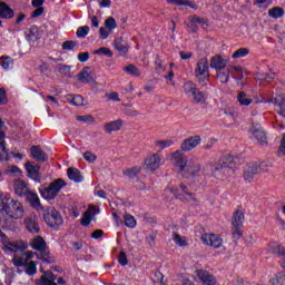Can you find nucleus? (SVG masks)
Instances as JSON below:
<instances>
[{
	"instance_id": "nucleus-41",
	"label": "nucleus",
	"mask_w": 285,
	"mask_h": 285,
	"mask_svg": "<svg viewBox=\"0 0 285 285\" xmlns=\"http://www.w3.org/2000/svg\"><path fill=\"white\" fill-rule=\"evenodd\" d=\"M187 170L191 177H197L199 173L202 171V165L200 164H193L188 165Z\"/></svg>"
},
{
	"instance_id": "nucleus-57",
	"label": "nucleus",
	"mask_w": 285,
	"mask_h": 285,
	"mask_svg": "<svg viewBox=\"0 0 285 285\" xmlns=\"http://www.w3.org/2000/svg\"><path fill=\"white\" fill-rule=\"evenodd\" d=\"M0 104L6 106L8 104V95L6 94V88H0Z\"/></svg>"
},
{
	"instance_id": "nucleus-19",
	"label": "nucleus",
	"mask_w": 285,
	"mask_h": 285,
	"mask_svg": "<svg viewBox=\"0 0 285 285\" xmlns=\"http://www.w3.org/2000/svg\"><path fill=\"white\" fill-rule=\"evenodd\" d=\"M24 226L29 233L37 234L41 230L39 223L37 222V216L31 215L24 218Z\"/></svg>"
},
{
	"instance_id": "nucleus-31",
	"label": "nucleus",
	"mask_w": 285,
	"mask_h": 285,
	"mask_svg": "<svg viewBox=\"0 0 285 285\" xmlns=\"http://www.w3.org/2000/svg\"><path fill=\"white\" fill-rule=\"evenodd\" d=\"M183 90L187 97H191L198 90L197 85L193 81H186L183 86Z\"/></svg>"
},
{
	"instance_id": "nucleus-55",
	"label": "nucleus",
	"mask_w": 285,
	"mask_h": 285,
	"mask_svg": "<svg viewBox=\"0 0 285 285\" xmlns=\"http://www.w3.org/2000/svg\"><path fill=\"white\" fill-rule=\"evenodd\" d=\"M242 227L243 226H233V237L234 239H239L242 237V235H244V232H242Z\"/></svg>"
},
{
	"instance_id": "nucleus-58",
	"label": "nucleus",
	"mask_w": 285,
	"mask_h": 285,
	"mask_svg": "<svg viewBox=\"0 0 285 285\" xmlns=\"http://www.w3.org/2000/svg\"><path fill=\"white\" fill-rule=\"evenodd\" d=\"M245 242L247 244V246H253V244H255L257 242V235L255 234H249L246 238Z\"/></svg>"
},
{
	"instance_id": "nucleus-54",
	"label": "nucleus",
	"mask_w": 285,
	"mask_h": 285,
	"mask_svg": "<svg viewBox=\"0 0 285 285\" xmlns=\"http://www.w3.org/2000/svg\"><path fill=\"white\" fill-rule=\"evenodd\" d=\"M83 159L89 164H95V161H97V155L92 154L91 151H86L83 154Z\"/></svg>"
},
{
	"instance_id": "nucleus-59",
	"label": "nucleus",
	"mask_w": 285,
	"mask_h": 285,
	"mask_svg": "<svg viewBox=\"0 0 285 285\" xmlns=\"http://www.w3.org/2000/svg\"><path fill=\"white\" fill-rule=\"evenodd\" d=\"M90 59V53L88 51L78 53V60L80 63H86Z\"/></svg>"
},
{
	"instance_id": "nucleus-37",
	"label": "nucleus",
	"mask_w": 285,
	"mask_h": 285,
	"mask_svg": "<svg viewBox=\"0 0 285 285\" xmlns=\"http://www.w3.org/2000/svg\"><path fill=\"white\" fill-rule=\"evenodd\" d=\"M139 173H141V167H131L128 168L124 171V175L126 177H129V179H135V177H137L139 175Z\"/></svg>"
},
{
	"instance_id": "nucleus-13",
	"label": "nucleus",
	"mask_w": 285,
	"mask_h": 285,
	"mask_svg": "<svg viewBox=\"0 0 285 285\" xmlns=\"http://www.w3.org/2000/svg\"><path fill=\"white\" fill-rule=\"evenodd\" d=\"M145 166L147 170L155 173L159 166H161V156L159 154H153L146 157Z\"/></svg>"
},
{
	"instance_id": "nucleus-7",
	"label": "nucleus",
	"mask_w": 285,
	"mask_h": 285,
	"mask_svg": "<svg viewBox=\"0 0 285 285\" xmlns=\"http://www.w3.org/2000/svg\"><path fill=\"white\" fill-rule=\"evenodd\" d=\"M24 168L29 179H33L37 184H41V174L39 173L41 170V166L37 165L35 161H28L24 165Z\"/></svg>"
},
{
	"instance_id": "nucleus-43",
	"label": "nucleus",
	"mask_w": 285,
	"mask_h": 285,
	"mask_svg": "<svg viewBox=\"0 0 285 285\" xmlns=\"http://www.w3.org/2000/svg\"><path fill=\"white\" fill-rule=\"evenodd\" d=\"M88 32H90V27H79L77 29L76 37H78V39H86V37H88Z\"/></svg>"
},
{
	"instance_id": "nucleus-28",
	"label": "nucleus",
	"mask_w": 285,
	"mask_h": 285,
	"mask_svg": "<svg viewBox=\"0 0 285 285\" xmlns=\"http://www.w3.org/2000/svg\"><path fill=\"white\" fill-rule=\"evenodd\" d=\"M191 97L194 104H199L200 106L206 105V101H208V95L199 89Z\"/></svg>"
},
{
	"instance_id": "nucleus-42",
	"label": "nucleus",
	"mask_w": 285,
	"mask_h": 285,
	"mask_svg": "<svg viewBox=\"0 0 285 285\" xmlns=\"http://www.w3.org/2000/svg\"><path fill=\"white\" fill-rule=\"evenodd\" d=\"M124 219L127 228H135V226H137V219H135L132 215L125 214Z\"/></svg>"
},
{
	"instance_id": "nucleus-35",
	"label": "nucleus",
	"mask_w": 285,
	"mask_h": 285,
	"mask_svg": "<svg viewBox=\"0 0 285 285\" xmlns=\"http://www.w3.org/2000/svg\"><path fill=\"white\" fill-rule=\"evenodd\" d=\"M3 120L0 118V148L4 155H8V148H6V131H3Z\"/></svg>"
},
{
	"instance_id": "nucleus-51",
	"label": "nucleus",
	"mask_w": 285,
	"mask_h": 285,
	"mask_svg": "<svg viewBox=\"0 0 285 285\" xmlns=\"http://www.w3.org/2000/svg\"><path fill=\"white\" fill-rule=\"evenodd\" d=\"M94 55H105V57H112V50L106 48V47H101L98 50L94 51Z\"/></svg>"
},
{
	"instance_id": "nucleus-4",
	"label": "nucleus",
	"mask_w": 285,
	"mask_h": 285,
	"mask_svg": "<svg viewBox=\"0 0 285 285\" xmlns=\"http://www.w3.org/2000/svg\"><path fill=\"white\" fill-rule=\"evenodd\" d=\"M43 220L45 224H47L49 228H53V230H59V227L63 226V217L55 207H48L43 212Z\"/></svg>"
},
{
	"instance_id": "nucleus-20",
	"label": "nucleus",
	"mask_w": 285,
	"mask_h": 285,
	"mask_svg": "<svg viewBox=\"0 0 285 285\" xmlns=\"http://www.w3.org/2000/svg\"><path fill=\"white\" fill-rule=\"evenodd\" d=\"M97 215V207L89 206V208L82 214V218L80 220L81 226H90V222Z\"/></svg>"
},
{
	"instance_id": "nucleus-24",
	"label": "nucleus",
	"mask_w": 285,
	"mask_h": 285,
	"mask_svg": "<svg viewBox=\"0 0 285 285\" xmlns=\"http://www.w3.org/2000/svg\"><path fill=\"white\" fill-rule=\"evenodd\" d=\"M121 126H124V120L118 119L104 125L105 132L110 135V132H117V130H121Z\"/></svg>"
},
{
	"instance_id": "nucleus-12",
	"label": "nucleus",
	"mask_w": 285,
	"mask_h": 285,
	"mask_svg": "<svg viewBox=\"0 0 285 285\" xmlns=\"http://www.w3.org/2000/svg\"><path fill=\"white\" fill-rule=\"evenodd\" d=\"M196 277L202 282L204 285H217V278L210 274V272L206 269H198L195 272Z\"/></svg>"
},
{
	"instance_id": "nucleus-33",
	"label": "nucleus",
	"mask_w": 285,
	"mask_h": 285,
	"mask_svg": "<svg viewBox=\"0 0 285 285\" xmlns=\"http://www.w3.org/2000/svg\"><path fill=\"white\" fill-rule=\"evenodd\" d=\"M217 72V79L220 83H228L230 79V70L228 69H219Z\"/></svg>"
},
{
	"instance_id": "nucleus-21",
	"label": "nucleus",
	"mask_w": 285,
	"mask_h": 285,
	"mask_svg": "<svg viewBox=\"0 0 285 285\" xmlns=\"http://www.w3.org/2000/svg\"><path fill=\"white\" fill-rule=\"evenodd\" d=\"M31 157L36 159V161H40V164H45V161L48 160V154L43 151L39 146H32L31 147Z\"/></svg>"
},
{
	"instance_id": "nucleus-61",
	"label": "nucleus",
	"mask_w": 285,
	"mask_h": 285,
	"mask_svg": "<svg viewBox=\"0 0 285 285\" xmlns=\"http://www.w3.org/2000/svg\"><path fill=\"white\" fill-rule=\"evenodd\" d=\"M232 70L236 72V78L237 79H244V73L242 67H232Z\"/></svg>"
},
{
	"instance_id": "nucleus-1",
	"label": "nucleus",
	"mask_w": 285,
	"mask_h": 285,
	"mask_svg": "<svg viewBox=\"0 0 285 285\" xmlns=\"http://www.w3.org/2000/svg\"><path fill=\"white\" fill-rule=\"evenodd\" d=\"M0 210L11 219H21L23 217V205L8 196L0 195Z\"/></svg>"
},
{
	"instance_id": "nucleus-48",
	"label": "nucleus",
	"mask_w": 285,
	"mask_h": 285,
	"mask_svg": "<svg viewBox=\"0 0 285 285\" xmlns=\"http://www.w3.org/2000/svg\"><path fill=\"white\" fill-rule=\"evenodd\" d=\"M173 144L174 141L171 139L155 141V146L159 147V150H164V148H170Z\"/></svg>"
},
{
	"instance_id": "nucleus-23",
	"label": "nucleus",
	"mask_w": 285,
	"mask_h": 285,
	"mask_svg": "<svg viewBox=\"0 0 285 285\" xmlns=\"http://www.w3.org/2000/svg\"><path fill=\"white\" fill-rule=\"evenodd\" d=\"M67 176L70 181H75L76 184H81V181H83V176L81 175V171L75 167H69L67 169Z\"/></svg>"
},
{
	"instance_id": "nucleus-45",
	"label": "nucleus",
	"mask_w": 285,
	"mask_h": 285,
	"mask_svg": "<svg viewBox=\"0 0 285 285\" xmlns=\"http://www.w3.org/2000/svg\"><path fill=\"white\" fill-rule=\"evenodd\" d=\"M249 52L250 49L248 48H239L232 55V57L233 59H242V57H246L247 55H249Z\"/></svg>"
},
{
	"instance_id": "nucleus-17",
	"label": "nucleus",
	"mask_w": 285,
	"mask_h": 285,
	"mask_svg": "<svg viewBox=\"0 0 285 285\" xmlns=\"http://www.w3.org/2000/svg\"><path fill=\"white\" fill-rule=\"evenodd\" d=\"M249 132L257 139L258 144L261 146H264L268 144V137H266V131H264V128H262V125H256V127H253Z\"/></svg>"
},
{
	"instance_id": "nucleus-32",
	"label": "nucleus",
	"mask_w": 285,
	"mask_h": 285,
	"mask_svg": "<svg viewBox=\"0 0 285 285\" xmlns=\"http://www.w3.org/2000/svg\"><path fill=\"white\" fill-rule=\"evenodd\" d=\"M115 49L122 55L128 52V46L124 42V38H116L114 41Z\"/></svg>"
},
{
	"instance_id": "nucleus-27",
	"label": "nucleus",
	"mask_w": 285,
	"mask_h": 285,
	"mask_svg": "<svg viewBox=\"0 0 285 285\" xmlns=\"http://www.w3.org/2000/svg\"><path fill=\"white\" fill-rule=\"evenodd\" d=\"M195 73H196V76L197 75H210V71L208 70V60L206 58H203L197 62Z\"/></svg>"
},
{
	"instance_id": "nucleus-52",
	"label": "nucleus",
	"mask_w": 285,
	"mask_h": 285,
	"mask_svg": "<svg viewBox=\"0 0 285 285\" xmlns=\"http://www.w3.org/2000/svg\"><path fill=\"white\" fill-rule=\"evenodd\" d=\"M274 255H278V257H283L285 259V248L282 245H276L273 247Z\"/></svg>"
},
{
	"instance_id": "nucleus-39",
	"label": "nucleus",
	"mask_w": 285,
	"mask_h": 285,
	"mask_svg": "<svg viewBox=\"0 0 285 285\" xmlns=\"http://www.w3.org/2000/svg\"><path fill=\"white\" fill-rule=\"evenodd\" d=\"M237 100L239 102L240 106H249L253 104V99L248 98L246 96V92L244 91H240L238 95H237Z\"/></svg>"
},
{
	"instance_id": "nucleus-14",
	"label": "nucleus",
	"mask_w": 285,
	"mask_h": 285,
	"mask_svg": "<svg viewBox=\"0 0 285 285\" xmlns=\"http://www.w3.org/2000/svg\"><path fill=\"white\" fill-rule=\"evenodd\" d=\"M77 79L81 83H89L90 86L97 83V80L92 76V71H90V67L82 68L81 72L78 73Z\"/></svg>"
},
{
	"instance_id": "nucleus-53",
	"label": "nucleus",
	"mask_w": 285,
	"mask_h": 285,
	"mask_svg": "<svg viewBox=\"0 0 285 285\" xmlns=\"http://www.w3.org/2000/svg\"><path fill=\"white\" fill-rule=\"evenodd\" d=\"M77 48V41L67 40L62 42V50H75Z\"/></svg>"
},
{
	"instance_id": "nucleus-63",
	"label": "nucleus",
	"mask_w": 285,
	"mask_h": 285,
	"mask_svg": "<svg viewBox=\"0 0 285 285\" xmlns=\"http://www.w3.org/2000/svg\"><path fill=\"white\" fill-rule=\"evenodd\" d=\"M271 285H283L282 282L279 281V277L277 274L274 275V277L269 281Z\"/></svg>"
},
{
	"instance_id": "nucleus-38",
	"label": "nucleus",
	"mask_w": 285,
	"mask_h": 285,
	"mask_svg": "<svg viewBox=\"0 0 285 285\" xmlns=\"http://www.w3.org/2000/svg\"><path fill=\"white\" fill-rule=\"evenodd\" d=\"M124 71L127 72V75H131V77L141 76V71H139V68H137L135 65H128L124 67Z\"/></svg>"
},
{
	"instance_id": "nucleus-34",
	"label": "nucleus",
	"mask_w": 285,
	"mask_h": 285,
	"mask_svg": "<svg viewBox=\"0 0 285 285\" xmlns=\"http://www.w3.org/2000/svg\"><path fill=\"white\" fill-rule=\"evenodd\" d=\"M265 104H274V106H278V108H284L285 96H284V94H281V95L276 96L275 98L265 100Z\"/></svg>"
},
{
	"instance_id": "nucleus-16",
	"label": "nucleus",
	"mask_w": 285,
	"mask_h": 285,
	"mask_svg": "<svg viewBox=\"0 0 285 285\" xmlns=\"http://www.w3.org/2000/svg\"><path fill=\"white\" fill-rule=\"evenodd\" d=\"M258 170H259V166L257 165V163L247 164L243 174L245 181H248V184H250V181L255 179V176L257 175Z\"/></svg>"
},
{
	"instance_id": "nucleus-30",
	"label": "nucleus",
	"mask_w": 285,
	"mask_h": 285,
	"mask_svg": "<svg viewBox=\"0 0 285 285\" xmlns=\"http://www.w3.org/2000/svg\"><path fill=\"white\" fill-rule=\"evenodd\" d=\"M244 219H245V216H244V212H242L240 209H237L233 217H232V226H244Z\"/></svg>"
},
{
	"instance_id": "nucleus-18",
	"label": "nucleus",
	"mask_w": 285,
	"mask_h": 285,
	"mask_svg": "<svg viewBox=\"0 0 285 285\" xmlns=\"http://www.w3.org/2000/svg\"><path fill=\"white\" fill-rule=\"evenodd\" d=\"M24 197L31 208H35L36 210H43V206H41V200L37 193L29 190Z\"/></svg>"
},
{
	"instance_id": "nucleus-6",
	"label": "nucleus",
	"mask_w": 285,
	"mask_h": 285,
	"mask_svg": "<svg viewBox=\"0 0 285 285\" xmlns=\"http://www.w3.org/2000/svg\"><path fill=\"white\" fill-rule=\"evenodd\" d=\"M0 239L2 244V250H4V253H17L18 250H26V245H23V243L10 242V238H8V236L2 232H0Z\"/></svg>"
},
{
	"instance_id": "nucleus-25",
	"label": "nucleus",
	"mask_w": 285,
	"mask_h": 285,
	"mask_svg": "<svg viewBox=\"0 0 285 285\" xmlns=\"http://www.w3.org/2000/svg\"><path fill=\"white\" fill-rule=\"evenodd\" d=\"M30 189H28V184L19 179L14 183V193L18 197H26Z\"/></svg>"
},
{
	"instance_id": "nucleus-56",
	"label": "nucleus",
	"mask_w": 285,
	"mask_h": 285,
	"mask_svg": "<svg viewBox=\"0 0 285 285\" xmlns=\"http://www.w3.org/2000/svg\"><path fill=\"white\" fill-rule=\"evenodd\" d=\"M118 262L120 266H127L128 265V256L125 252H120L118 256Z\"/></svg>"
},
{
	"instance_id": "nucleus-50",
	"label": "nucleus",
	"mask_w": 285,
	"mask_h": 285,
	"mask_svg": "<svg viewBox=\"0 0 285 285\" xmlns=\"http://www.w3.org/2000/svg\"><path fill=\"white\" fill-rule=\"evenodd\" d=\"M105 27L111 32V30L117 28V21L112 17H109L107 20H105Z\"/></svg>"
},
{
	"instance_id": "nucleus-9",
	"label": "nucleus",
	"mask_w": 285,
	"mask_h": 285,
	"mask_svg": "<svg viewBox=\"0 0 285 285\" xmlns=\"http://www.w3.org/2000/svg\"><path fill=\"white\" fill-rule=\"evenodd\" d=\"M199 144H202V137L191 136L189 138H186L180 144V150H183V153H190V150H195V148L198 147Z\"/></svg>"
},
{
	"instance_id": "nucleus-29",
	"label": "nucleus",
	"mask_w": 285,
	"mask_h": 285,
	"mask_svg": "<svg viewBox=\"0 0 285 285\" xmlns=\"http://www.w3.org/2000/svg\"><path fill=\"white\" fill-rule=\"evenodd\" d=\"M27 41H39L41 39V35L39 33V28L37 26H32L29 31L26 33Z\"/></svg>"
},
{
	"instance_id": "nucleus-44",
	"label": "nucleus",
	"mask_w": 285,
	"mask_h": 285,
	"mask_svg": "<svg viewBox=\"0 0 285 285\" xmlns=\"http://www.w3.org/2000/svg\"><path fill=\"white\" fill-rule=\"evenodd\" d=\"M173 239H174L175 244H177V246H188V240H186V237H184L177 233H174Z\"/></svg>"
},
{
	"instance_id": "nucleus-64",
	"label": "nucleus",
	"mask_w": 285,
	"mask_h": 285,
	"mask_svg": "<svg viewBox=\"0 0 285 285\" xmlns=\"http://www.w3.org/2000/svg\"><path fill=\"white\" fill-rule=\"evenodd\" d=\"M279 153L285 155V134H283L282 140H281V146L278 148Z\"/></svg>"
},
{
	"instance_id": "nucleus-2",
	"label": "nucleus",
	"mask_w": 285,
	"mask_h": 285,
	"mask_svg": "<svg viewBox=\"0 0 285 285\" xmlns=\"http://www.w3.org/2000/svg\"><path fill=\"white\" fill-rule=\"evenodd\" d=\"M31 248L38 250L37 257L45 262V264H55L57 258L50 253L46 239L41 236H36L31 242Z\"/></svg>"
},
{
	"instance_id": "nucleus-15",
	"label": "nucleus",
	"mask_w": 285,
	"mask_h": 285,
	"mask_svg": "<svg viewBox=\"0 0 285 285\" xmlns=\"http://www.w3.org/2000/svg\"><path fill=\"white\" fill-rule=\"evenodd\" d=\"M42 275L40 276V279L37 282V285H58L57 282V275L52 273V271H43L40 269Z\"/></svg>"
},
{
	"instance_id": "nucleus-8",
	"label": "nucleus",
	"mask_w": 285,
	"mask_h": 285,
	"mask_svg": "<svg viewBox=\"0 0 285 285\" xmlns=\"http://www.w3.org/2000/svg\"><path fill=\"white\" fill-rule=\"evenodd\" d=\"M180 188H181V191L183 194H179L177 191V189H174V188H169L170 193H173V195H175L176 199H180V202H196L198 203L199 199H197L195 197V194L188 191V187L184 184L180 185Z\"/></svg>"
},
{
	"instance_id": "nucleus-36",
	"label": "nucleus",
	"mask_w": 285,
	"mask_h": 285,
	"mask_svg": "<svg viewBox=\"0 0 285 285\" xmlns=\"http://www.w3.org/2000/svg\"><path fill=\"white\" fill-rule=\"evenodd\" d=\"M1 66L3 68V70H10V68H12V66H14V60L12 59V57L10 56H2L0 57Z\"/></svg>"
},
{
	"instance_id": "nucleus-22",
	"label": "nucleus",
	"mask_w": 285,
	"mask_h": 285,
	"mask_svg": "<svg viewBox=\"0 0 285 285\" xmlns=\"http://www.w3.org/2000/svg\"><path fill=\"white\" fill-rule=\"evenodd\" d=\"M0 19H14V9H11L4 1H0Z\"/></svg>"
},
{
	"instance_id": "nucleus-40",
	"label": "nucleus",
	"mask_w": 285,
	"mask_h": 285,
	"mask_svg": "<svg viewBox=\"0 0 285 285\" xmlns=\"http://www.w3.org/2000/svg\"><path fill=\"white\" fill-rule=\"evenodd\" d=\"M268 14L272 19H279L284 17V9L282 7H275L268 11Z\"/></svg>"
},
{
	"instance_id": "nucleus-60",
	"label": "nucleus",
	"mask_w": 285,
	"mask_h": 285,
	"mask_svg": "<svg viewBox=\"0 0 285 285\" xmlns=\"http://www.w3.org/2000/svg\"><path fill=\"white\" fill-rule=\"evenodd\" d=\"M164 61L161 60V58H159V56H156V61H155V66H156V70L161 71L164 70Z\"/></svg>"
},
{
	"instance_id": "nucleus-3",
	"label": "nucleus",
	"mask_w": 285,
	"mask_h": 285,
	"mask_svg": "<svg viewBox=\"0 0 285 285\" xmlns=\"http://www.w3.org/2000/svg\"><path fill=\"white\" fill-rule=\"evenodd\" d=\"M235 166V158L230 155L223 156L215 167L212 169V175L216 179H222V177H226V175H230L233 173V168Z\"/></svg>"
},
{
	"instance_id": "nucleus-46",
	"label": "nucleus",
	"mask_w": 285,
	"mask_h": 285,
	"mask_svg": "<svg viewBox=\"0 0 285 285\" xmlns=\"http://www.w3.org/2000/svg\"><path fill=\"white\" fill-rule=\"evenodd\" d=\"M68 101L72 104V106H83V98L80 95H69Z\"/></svg>"
},
{
	"instance_id": "nucleus-5",
	"label": "nucleus",
	"mask_w": 285,
	"mask_h": 285,
	"mask_svg": "<svg viewBox=\"0 0 285 285\" xmlns=\"http://www.w3.org/2000/svg\"><path fill=\"white\" fill-rule=\"evenodd\" d=\"M65 186H67L66 180L58 178L53 180L48 187L40 189V195L43 197V199L50 202L55 199L59 193H61V188H65Z\"/></svg>"
},
{
	"instance_id": "nucleus-49",
	"label": "nucleus",
	"mask_w": 285,
	"mask_h": 285,
	"mask_svg": "<svg viewBox=\"0 0 285 285\" xmlns=\"http://www.w3.org/2000/svg\"><path fill=\"white\" fill-rule=\"evenodd\" d=\"M26 273H27V275H30V276L36 275L37 274V263H35L32 261L29 264H27Z\"/></svg>"
},
{
	"instance_id": "nucleus-10",
	"label": "nucleus",
	"mask_w": 285,
	"mask_h": 285,
	"mask_svg": "<svg viewBox=\"0 0 285 285\" xmlns=\"http://www.w3.org/2000/svg\"><path fill=\"white\" fill-rule=\"evenodd\" d=\"M170 160L175 166H178L180 173H186V167L188 166V160L184 157L181 150H176L170 155Z\"/></svg>"
},
{
	"instance_id": "nucleus-47",
	"label": "nucleus",
	"mask_w": 285,
	"mask_h": 285,
	"mask_svg": "<svg viewBox=\"0 0 285 285\" xmlns=\"http://www.w3.org/2000/svg\"><path fill=\"white\" fill-rule=\"evenodd\" d=\"M198 83L204 88L208 86V81H210V73L205 75H196Z\"/></svg>"
},
{
	"instance_id": "nucleus-62",
	"label": "nucleus",
	"mask_w": 285,
	"mask_h": 285,
	"mask_svg": "<svg viewBox=\"0 0 285 285\" xmlns=\"http://www.w3.org/2000/svg\"><path fill=\"white\" fill-rule=\"evenodd\" d=\"M92 239H99L104 237V230L101 229H96L94 233H91Z\"/></svg>"
},
{
	"instance_id": "nucleus-26",
	"label": "nucleus",
	"mask_w": 285,
	"mask_h": 285,
	"mask_svg": "<svg viewBox=\"0 0 285 285\" xmlns=\"http://www.w3.org/2000/svg\"><path fill=\"white\" fill-rule=\"evenodd\" d=\"M227 61L223 59L222 56H214L212 58L210 68H214V70H224L226 69Z\"/></svg>"
},
{
	"instance_id": "nucleus-11",
	"label": "nucleus",
	"mask_w": 285,
	"mask_h": 285,
	"mask_svg": "<svg viewBox=\"0 0 285 285\" xmlns=\"http://www.w3.org/2000/svg\"><path fill=\"white\" fill-rule=\"evenodd\" d=\"M203 244L206 246H213V248H222V237L217 234H204L200 237Z\"/></svg>"
}]
</instances>
